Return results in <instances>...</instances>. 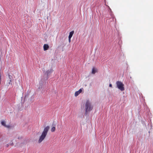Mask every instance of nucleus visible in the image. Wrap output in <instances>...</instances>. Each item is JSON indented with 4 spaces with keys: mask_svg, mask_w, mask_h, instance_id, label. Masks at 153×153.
<instances>
[{
    "mask_svg": "<svg viewBox=\"0 0 153 153\" xmlns=\"http://www.w3.org/2000/svg\"><path fill=\"white\" fill-rule=\"evenodd\" d=\"M49 129L50 127L49 126H47L44 128L42 134L39 137V139L38 140V143H40L42 142L45 139Z\"/></svg>",
    "mask_w": 153,
    "mask_h": 153,
    "instance_id": "1",
    "label": "nucleus"
},
{
    "mask_svg": "<svg viewBox=\"0 0 153 153\" xmlns=\"http://www.w3.org/2000/svg\"><path fill=\"white\" fill-rule=\"evenodd\" d=\"M85 113H87L92 110L93 107L89 100H87L85 104Z\"/></svg>",
    "mask_w": 153,
    "mask_h": 153,
    "instance_id": "2",
    "label": "nucleus"
},
{
    "mask_svg": "<svg viewBox=\"0 0 153 153\" xmlns=\"http://www.w3.org/2000/svg\"><path fill=\"white\" fill-rule=\"evenodd\" d=\"M117 87L121 91L124 90V85L120 81H117L116 82Z\"/></svg>",
    "mask_w": 153,
    "mask_h": 153,
    "instance_id": "3",
    "label": "nucleus"
},
{
    "mask_svg": "<svg viewBox=\"0 0 153 153\" xmlns=\"http://www.w3.org/2000/svg\"><path fill=\"white\" fill-rule=\"evenodd\" d=\"M8 78L7 80V86L9 85H12V81L13 80L12 76L10 75V74H8Z\"/></svg>",
    "mask_w": 153,
    "mask_h": 153,
    "instance_id": "4",
    "label": "nucleus"
},
{
    "mask_svg": "<svg viewBox=\"0 0 153 153\" xmlns=\"http://www.w3.org/2000/svg\"><path fill=\"white\" fill-rule=\"evenodd\" d=\"M6 121L4 120H2L1 121V123L2 126L7 128H10V126L9 125H6Z\"/></svg>",
    "mask_w": 153,
    "mask_h": 153,
    "instance_id": "5",
    "label": "nucleus"
},
{
    "mask_svg": "<svg viewBox=\"0 0 153 153\" xmlns=\"http://www.w3.org/2000/svg\"><path fill=\"white\" fill-rule=\"evenodd\" d=\"M82 91V88L80 89L78 91H76L75 92V96L77 97L78 96Z\"/></svg>",
    "mask_w": 153,
    "mask_h": 153,
    "instance_id": "6",
    "label": "nucleus"
},
{
    "mask_svg": "<svg viewBox=\"0 0 153 153\" xmlns=\"http://www.w3.org/2000/svg\"><path fill=\"white\" fill-rule=\"evenodd\" d=\"M53 71V70L52 69H48L45 73V74L47 75V76H48V75L50 74Z\"/></svg>",
    "mask_w": 153,
    "mask_h": 153,
    "instance_id": "7",
    "label": "nucleus"
},
{
    "mask_svg": "<svg viewBox=\"0 0 153 153\" xmlns=\"http://www.w3.org/2000/svg\"><path fill=\"white\" fill-rule=\"evenodd\" d=\"M49 48V46L47 44H44L43 46L44 50L45 51H46Z\"/></svg>",
    "mask_w": 153,
    "mask_h": 153,
    "instance_id": "8",
    "label": "nucleus"
},
{
    "mask_svg": "<svg viewBox=\"0 0 153 153\" xmlns=\"http://www.w3.org/2000/svg\"><path fill=\"white\" fill-rule=\"evenodd\" d=\"M97 70L95 68H93L92 69V74H94L97 72Z\"/></svg>",
    "mask_w": 153,
    "mask_h": 153,
    "instance_id": "9",
    "label": "nucleus"
},
{
    "mask_svg": "<svg viewBox=\"0 0 153 153\" xmlns=\"http://www.w3.org/2000/svg\"><path fill=\"white\" fill-rule=\"evenodd\" d=\"M74 31H72L70 33L69 35L68 36V38H71L73 36V35L74 33Z\"/></svg>",
    "mask_w": 153,
    "mask_h": 153,
    "instance_id": "10",
    "label": "nucleus"
},
{
    "mask_svg": "<svg viewBox=\"0 0 153 153\" xmlns=\"http://www.w3.org/2000/svg\"><path fill=\"white\" fill-rule=\"evenodd\" d=\"M55 130V127L54 126H53L52 127L51 131L52 132H54Z\"/></svg>",
    "mask_w": 153,
    "mask_h": 153,
    "instance_id": "11",
    "label": "nucleus"
},
{
    "mask_svg": "<svg viewBox=\"0 0 153 153\" xmlns=\"http://www.w3.org/2000/svg\"><path fill=\"white\" fill-rule=\"evenodd\" d=\"M109 86L110 87H112V85H111V84H110L109 85Z\"/></svg>",
    "mask_w": 153,
    "mask_h": 153,
    "instance_id": "12",
    "label": "nucleus"
},
{
    "mask_svg": "<svg viewBox=\"0 0 153 153\" xmlns=\"http://www.w3.org/2000/svg\"><path fill=\"white\" fill-rule=\"evenodd\" d=\"M68 39H68L69 42H71V38H68Z\"/></svg>",
    "mask_w": 153,
    "mask_h": 153,
    "instance_id": "13",
    "label": "nucleus"
},
{
    "mask_svg": "<svg viewBox=\"0 0 153 153\" xmlns=\"http://www.w3.org/2000/svg\"><path fill=\"white\" fill-rule=\"evenodd\" d=\"M8 144H7L6 145V147H8Z\"/></svg>",
    "mask_w": 153,
    "mask_h": 153,
    "instance_id": "14",
    "label": "nucleus"
}]
</instances>
